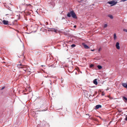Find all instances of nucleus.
Masks as SVG:
<instances>
[{
  "mask_svg": "<svg viewBox=\"0 0 127 127\" xmlns=\"http://www.w3.org/2000/svg\"><path fill=\"white\" fill-rule=\"evenodd\" d=\"M67 16L69 17L71 16L74 19L77 18L76 15L73 10L71 11L68 12L67 14Z\"/></svg>",
  "mask_w": 127,
  "mask_h": 127,
  "instance_id": "nucleus-1",
  "label": "nucleus"
},
{
  "mask_svg": "<svg viewBox=\"0 0 127 127\" xmlns=\"http://www.w3.org/2000/svg\"><path fill=\"white\" fill-rule=\"evenodd\" d=\"M17 66L18 68H23V70L25 71H26L27 70L28 68V66H26L25 65L22 64L20 63L17 65Z\"/></svg>",
  "mask_w": 127,
  "mask_h": 127,
  "instance_id": "nucleus-2",
  "label": "nucleus"
},
{
  "mask_svg": "<svg viewBox=\"0 0 127 127\" xmlns=\"http://www.w3.org/2000/svg\"><path fill=\"white\" fill-rule=\"evenodd\" d=\"M53 61L51 58H48L46 60V63L47 64H50L53 63Z\"/></svg>",
  "mask_w": 127,
  "mask_h": 127,
  "instance_id": "nucleus-3",
  "label": "nucleus"
},
{
  "mask_svg": "<svg viewBox=\"0 0 127 127\" xmlns=\"http://www.w3.org/2000/svg\"><path fill=\"white\" fill-rule=\"evenodd\" d=\"M117 3V1H108V3L110 4H112V5H114L116 4Z\"/></svg>",
  "mask_w": 127,
  "mask_h": 127,
  "instance_id": "nucleus-4",
  "label": "nucleus"
},
{
  "mask_svg": "<svg viewBox=\"0 0 127 127\" xmlns=\"http://www.w3.org/2000/svg\"><path fill=\"white\" fill-rule=\"evenodd\" d=\"M82 45L86 49H88L89 48V47L84 43H82Z\"/></svg>",
  "mask_w": 127,
  "mask_h": 127,
  "instance_id": "nucleus-5",
  "label": "nucleus"
},
{
  "mask_svg": "<svg viewBox=\"0 0 127 127\" xmlns=\"http://www.w3.org/2000/svg\"><path fill=\"white\" fill-rule=\"evenodd\" d=\"M3 24L5 25H7L8 24V21L5 20H3L2 21Z\"/></svg>",
  "mask_w": 127,
  "mask_h": 127,
  "instance_id": "nucleus-6",
  "label": "nucleus"
},
{
  "mask_svg": "<svg viewBox=\"0 0 127 127\" xmlns=\"http://www.w3.org/2000/svg\"><path fill=\"white\" fill-rule=\"evenodd\" d=\"M116 48L118 49H120V47L119 46V43L118 42H117L116 44Z\"/></svg>",
  "mask_w": 127,
  "mask_h": 127,
  "instance_id": "nucleus-7",
  "label": "nucleus"
},
{
  "mask_svg": "<svg viewBox=\"0 0 127 127\" xmlns=\"http://www.w3.org/2000/svg\"><path fill=\"white\" fill-rule=\"evenodd\" d=\"M101 107V106L100 105H96L95 106V108L96 109H97Z\"/></svg>",
  "mask_w": 127,
  "mask_h": 127,
  "instance_id": "nucleus-8",
  "label": "nucleus"
},
{
  "mask_svg": "<svg viewBox=\"0 0 127 127\" xmlns=\"http://www.w3.org/2000/svg\"><path fill=\"white\" fill-rule=\"evenodd\" d=\"M57 63V62H56V61H55L54 62V64H53L51 65L50 66H52V67H56V64Z\"/></svg>",
  "mask_w": 127,
  "mask_h": 127,
  "instance_id": "nucleus-9",
  "label": "nucleus"
},
{
  "mask_svg": "<svg viewBox=\"0 0 127 127\" xmlns=\"http://www.w3.org/2000/svg\"><path fill=\"white\" fill-rule=\"evenodd\" d=\"M97 80L96 79H95L93 81L94 83L96 85L97 84Z\"/></svg>",
  "mask_w": 127,
  "mask_h": 127,
  "instance_id": "nucleus-10",
  "label": "nucleus"
},
{
  "mask_svg": "<svg viewBox=\"0 0 127 127\" xmlns=\"http://www.w3.org/2000/svg\"><path fill=\"white\" fill-rule=\"evenodd\" d=\"M122 85L125 88H127V84L126 83H123Z\"/></svg>",
  "mask_w": 127,
  "mask_h": 127,
  "instance_id": "nucleus-11",
  "label": "nucleus"
},
{
  "mask_svg": "<svg viewBox=\"0 0 127 127\" xmlns=\"http://www.w3.org/2000/svg\"><path fill=\"white\" fill-rule=\"evenodd\" d=\"M50 31H52L54 32H56L57 31V30L56 29L54 28L51 29Z\"/></svg>",
  "mask_w": 127,
  "mask_h": 127,
  "instance_id": "nucleus-12",
  "label": "nucleus"
},
{
  "mask_svg": "<svg viewBox=\"0 0 127 127\" xmlns=\"http://www.w3.org/2000/svg\"><path fill=\"white\" fill-rule=\"evenodd\" d=\"M113 36L114 40H115L117 38L116 34L115 33L114 34Z\"/></svg>",
  "mask_w": 127,
  "mask_h": 127,
  "instance_id": "nucleus-13",
  "label": "nucleus"
},
{
  "mask_svg": "<svg viewBox=\"0 0 127 127\" xmlns=\"http://www.w3.org/2000/svg\"><path fill=\"white\" fill-rule=\"evenodd\" d=\"M97 67L99 69H100L102 68V66L100 65H97Z\"/></svg>",
  "mask_w": 127,
  "mask_h": 127,
  "instance_id": "nucleus-14",
  "label": "nucleus"
},
{
  "mask_svg": "<svg viewBox=\"0 0 127 127\" xmlns=\"http://www.w3.org/2000/svg\"><path fill=\"white\" fill-rule=\"evenodd\" d=\"M108 16L110 17L111 19H112L113 18L112 16L111 15H108Z\"/></svg>",
  "mask_w": 127,
  "mask_h": 127,
  "instance_id": "nucleus-15",
  "label": "nucleus"
},
{
  "mask_svg": "<svg viewBox=\"0 0 127 127\" xmlns=\"http://www.w3.org/2000/svg\"><path fill=\"white\" fill-rule=\"evenodd\" d=\"M76 45L75 44H72L71 45V46L72 47H74Z\"/></svg>",
  "mask_w": 127,
  "mask_h": 127,
  "instance_id": "nucleus-16",
  "label": "nucleus"
},
{
  "mask_svg": "<svg viewBox=\"0 0 127 127\" xmlns=\"http://www.w3.org/2000/svg\"><path fill=\"white\" fill-rule=\"evenodd\" d=\"M123 99H125V100L127 101V98L126 97H123Z\"/></svg>",
  "mask_w": 127,
  "mask_h": 127,
  "instance_id": "nucleus-17",
  "label": "nucleus"
},
{
  "mask_svg": "<svg viewBox=\"0 0 127 127\" xmlns=\"http://www.w3.org/2000/svg\"><path fill=\"white\" fill-rule=\"evenodd\" d=\"M107 24H105L104 25V28H106L107 27Z\"/></svg>",
  "mask_w": 127,
  "mask_h": 127,
  "instance_id": "nucleus-18",
  "label": "nucleus"
},
{
  "mask_svg": "<svg viewBox=\"0 0 127 127\" xmlns=\"http://www.w3.org/2000/svg\"><path fill=\"white\" fill-rule=\"evenodd\" d=\"M93 66H94V65H93V64H91L90 65V67H93Z\"/></svg>",
  "mask_w": 127,
  "mask_h": 127,
  "instance_id": "nucleus-19",
  "label": "nucleus"
},
{
  "mask_svg": "<svg viewBox=\"0 0 127 127\" xmlns=\"http://www.w3.org/2000/svg\"><path fill=\"white\" fill-rule=\"evenodd\" d=\"M123 31H125V32H127V29H124L123 30Z\"/></svg>",
  "mask_w": 127,
  "mask_h": 127,
  "instance_id": "nucleus-20",
  "label": "nucleus"
},
{
  "mask_svg": "<svg viewBox=\"0 0 127 127\" xmlns=\"http://www.w3.org/2000/svg\"><path fill=\"white\" fill-rule=\"evenodd\" d=\"M125 120L126 121H127V115L126 116V118L125 119Z\"/></svg>",
  "mask_w": 127,
  "mask_h": 127,
  "instance_id": "nucleus-21",
  "label": "nucleus"
},
{
  "mask_svg": "<svg viewBox=\"0 0 127 127\" xmlns=\"http://www.w3.org/2000/svg\"><path fill=\"white\" fill-rule=\"evenodd\" d=\"M126 0H121L120 1L121 2H124V1H126Z\"/></svg>",
  "mask_w": 127,
  "mask_h": 127,
  "instance_id": "nucleus-22",
  "label": "nucleus"
},
{
  "mask_svg": "<svg viewBox=\"0 0 127 127\" xmlns=\"http://www.w3.org/2000/svg\"><path fill=\"white\" fill-rule=\"evenodd\" d=\"M93 120L95 121H97V119H94Z\"/></svg>",
  "mask_w": 127,
  "mask_h": 127,
  "instance_id": "nucleus-23",
  "label": "nucleus"
},
{
  "mask_svg": "<svg viewBox=\"0 0 127 127\" xmlns=\"http://www.w3.org/2000/svg\"><path fill=\"white\" fill-rule=\"evenodd\" d=\"M36 27H37V25H36ZM37 30V28L36 27V31H35V32Z\"/></svg>",
  "mask_w": 127,
  "mask_h": 127,
  "instance_id": "nucleus-24",
  "label": "nucleus"
},
{
  "mask_svg": "<svg viewBox=\"0 0 127 127\" xmlns=\"http://www.w3.org/2000/svg\"><path fill=\"white\" fill-rule=\"evenodd\" d=\"M4 87H2V88H1V90H3V89H4Z\"/></svg>",
  "mask_w": 127,
  "mask_h": 127,
  "instance_id": "nucleus-25",
  "label": "nucleus"
},
{
  "mask_svg": "<svg viewBox=\"0 0 127 127\" xmlns=\"http://www.w3.org/2000/svg\"><path fill=\"white\" fill-rule=\"evenodd\" d=\"M64 19V17H63L62 18V19Z\"/></svg>",
  "mask_w": 127,
  "mask_h": 127,
  "instance_id": "nucleus-26",
  "label": "nucleus"
},
{
  "mask_svg": "<svg viewBox=\"0 0 127 127\" xmlns=\"http://www.w3.org/2000/svg\"><path fill=\"white\" fill-rule=\"evenodd\" d=\"M76 25H75L74 26V27L75 28H76Z\"/></svg>",
  "mask_w": 127,
  "mask_h": 127,
  "instance_id": "nucleus-27",
  "label": "nucleus"
},
{
  "mask_svg": "<svg viewBox=\"0 0 127 127\" xmlns=\"http://www.w3.org/2000/svg\"><path fill=\"white\" fill-rule=\"evenodd\" d=\"M91 50V51H94V50Z\"/></svg>",
  "mask_w": 127,
  "mask_h": 127,
  "instance_id": "nucleus-28",
  "label": "nucleus"
},
{
  "mask_svg": "<svg viewBox=\"0 0 127 127\" xmlns=\"http://www.w3.org/2000/svg\"><path fill=\"white\" fill-rule=\"evenodd\" d=\"M100 50V48H99L98 49V51H99Z\"/></svg>",
  "mask_w": 127,
  "mask_h": 127,
  "instance_id": "nucleus-29",
  "label": "nucleus"
},
{
  "mask_svg": "<svg viewBox=\"0 0 127 127\" xmlns=\"http://www.w3.org/2000/svg\"><path fill=\"white\" fill-rule=\"evenodd\" d=\"M63 82V80H62V81L61 83H62Z\"/></svg>",
  "mask_w": 127,
  "mask_h": 127,
  "instance_id": "nucleus-30",
  "label": "nucleus"
},
{
  "mask_svg": "<svg viewBox=\"0 0 127 127\" xmlns=\"http://www.w3.org/2000/svg\"><path fill=\"white\" fill-rule=\"evenodd\" d=\"M98 117H99L100 119H101V117H100V116H98Z\"/></svg>",
  "mask_w": 127,
  "mask_h": 127,
  "instance_id": "nucleus-31",
  "label": "nucleus"
},
{
  "mask_svg": "<svg viewBox=\"0 0 127 127\" xmlns=\"http://www.w3.org/2000/svg\"><path fill=\"white\" fill-rule=\"evenodd\" d=\"M86 115H89V114H87Z\"/></svg>",
  "mask_w": 127,
  "mask_h": 127,
  "instance_id": "nucleus-32",
  "label": "nucleus"
},
{
  "mask_svg": "<svg viewBox=\"0 0 127 127\" xmlns=\"http://www.w3.org/2000/svg\"><path fill=\"white\" fill-rule=\"evenodd\" d=\"M46 110H42V111H46Z\"/></svg>",
  "mask_w": 127,
  "mask_h": 127,
  "instance_id": "nucleus-33",
  "label": "nucleus"
},
{
  "mask_svg": "<svg viewBox=\"0 0 127 127\" xmlns=\"http://www.w3.org/2000/svg\"><path fill=\"white\" fill-rule=\"evenodd\" d=\"M52 84V83H51H51H50V84H51H51Z\"/></svg>",
  "mask_w": 127,
  "mask_h": 127,
  "instance_id": "nucleus-34",
  "label": "nucleus"
},
{
  "mask_svg": "<svg viewBox=\"0 0 127 127\" xmlns=\"http://www.w3.org/2000/svg\"><path fill=\"white\" fill-rule=\"evenodd\" d=\"M93 96H94V95H93Z\"/></svg>",
  "mask_w": 127,
  "mask_h": 127,
  "instance_id": "nucleus-35",
  "label": "nucleus"
}]
</instances>
